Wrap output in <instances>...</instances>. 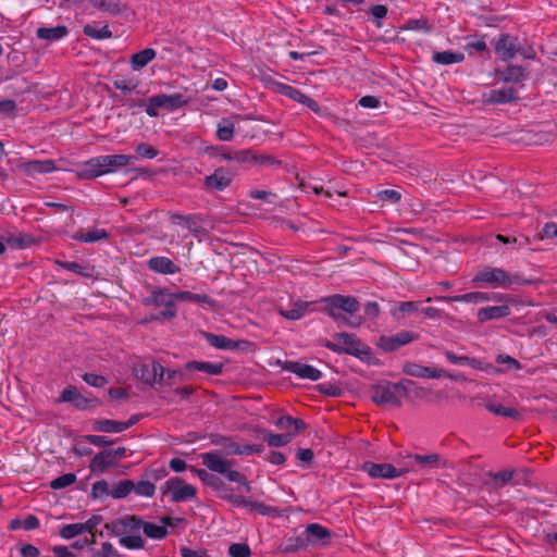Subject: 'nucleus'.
Listing matches in <instances>:
<instances>
[{"label":"nucleus","instance_id":"9","mask_svg":"<svg viewBox=\"0 0 557 557\" xmlns=\"http://www.w3.org/2000/svg\"><path fill=\"white\" fill-rule=\"evenodd\" d=\"M161 493L163 495L171 493V502L182 503L194 498L197 494V488L186 483L182 478L173 476L161 486Z\"/></svg>","mask_w":557,"mask_h":557},{"label":"nucleus","instance_id":"36","mask_svg":"<svg viewBox=\"0 0 557 557\" xmlns=\"http://www.w3.org/2000/svg\"><path fill=\"white\" fill-rule=\"evenodd\" d=\"M185 369L188 371H202L210 375H220L223 372V364L191 360L186 362Z\"/></svg>","mask_w":557,"mask_h":557},{"label":"nucleus","instance_id":"5","mask_svg":"<svg viewBox=\"0 0 557 557\" xmlns=\"http://www.w3.org/2000/svg\"><path fill=\"white\" fill-rule=\"evenodd\" d=\"M472 282L478 286H488L492 288H509L512 285H530L532 281L524 278L521 274H510L502 268L484 267L479 270Z\"/></svg>","mask_w":557,"mask_h":557},{"label":"nucleus","instance_id":"22","mask_svg":"<svg viewBox=\"0 0 557 557\" xmlns=\"http://www.w3.org/2000/svg\"><path fill=\"white\" fill-rule=\"evenodd\" d=\"M221 498L227 500L236 507L248 508L250 511L257 512L262 516L269 515L273 509L262 502L250 500L243 495L226 494L221 495Z\"/></svg>","mask_w":557,"mask_h":557},{"label":"nucleus","instance_id":"4","mask_svg":"<svg viewBox=\"0 0 557 557\" xmlns=\"http://www.w3.org/2000/svg\"><path fill=\"white\" fill-rule=\"evenodd\" d=\"M333 338L339 344L332 341L324 339L321 345L337 355H350L358 358L360 361L369 366H379L380 361L374 357L372 348L364 343L354 333H335Z\"/></svg>","mask_w":557,"mask_h":557},{"label":"nucleus","instance_id":"54","mask_svg":"<svg viewBox=\"0 0 557 557\" xmlns=\"http://www.w3.org/2000/svg\"><path fill=\"white\" fill-rule=\"evenodd\" d=\"M496 239L504 245H510L518 248L525 247L530 244V239L524 235H503L498 234Z\"/></svg>","mask_w":557,"mask_h":557},{"label":"nucleus","instance_id":"34","mask_svg":"<svg viewBox=\"0 0 557 557\" xmlns=\"http://www.w3.org/2000/svg\"><path fill=\"white\" fill-rule=\"evenodd\" d=\"M115 466L116 461L111 457L110 451H108V449H103L92 457L89 468L91 472L103 473L109 468H113Z\"/></svg>","mask_w":557,"mask_h":557},{"label":"nucleus","instance_id":"16","mask_svg":"<svg viewBox=\"0 0 557 557\" xmlns=\"http://www.w3.org/2000/svg\"><path fill=\"white\" fill-rule=\"evenodd\" d=\"M202 336L210 346L222 350H246L252 346V343L249 341H234L224 335H218L210 332H202Z\"/></svg>","mask_w":557,"mask_h":557},{"label":"nucleus","instance_id":"15","mask_svg":"<svg viewBox=\"0 0 557 557\" xmlns=\"http://www.w3.org/2000/svg\"><path fill=\"white\" fill-rule=\"evenodd\" d=\"M235 172L230 168L220 166L203 178V186L208 190L223 191L233 182Z\"/></svg>","mask_w":557,"mask_h":557},{"label":"nucleus","instance_id":"11","mask_svg":"<svg viewBox=\"0 0 557 557\" xmlns=\"http://www.w3.org/2000/svg\"><path fill=\"white\" fill-rule=\"evenodd\" d=\"M419 339V334L413 331H400L393 335H381L376 341V347L383 352L389 354L397 351Z\"/></svg>","mask_w":557,"mask_h":557},{"label":"nucleus","instance_id":"1","mask_svg":"<svg viewBox=\"0 0 557 557\" xmlns=\"http://www.w3.org/2000/svg\"><path fill=\"white\" fill-rule=\"evenodd\" d=\"M210 443L222 447V450H211L201 454L202 465L211 472L223 475L228 482L237 483L248 493L251 486L246 475L234 469L235 461L227 459V456H235L238 443L232 436L220 433H210L208 435Z\"/></svg>","mask_w":557,"mask_h":557},{"label":"nucleus","instance_id":"63","mask_svg":"<svg viewBox=\"0 0 557 557\" xmlns=\"http://www.w3.org/2000/svg\"><path fill=\"white\" fill-rule=\"evenodd\" d=\"M139 85V82L137 79L131 78V79H115L113 82L114 88L121 90L124 94H129L132 91H135Z\"/></svg>","mask_w":557,"mask_h":557},{"label":"nucleus","instance_id":"38","mask_svg":"<svg viewBox=\"0 0 557 557\" xmlns=\"http://www.w3.org/2000/svg\"><path fill=\"white\" fill-rule=\"evenodd\" d=\"M69 34V29L64 25H58L55 27H39L36 30V35L39 39L47 41H57L64 38Z\"/></svg>","mask_w":557,"mask_h":557},{"label":"nucleus","instance_id":"25","mask_svg":"<svg viewBox=\"0 0 557 557\" xmlns=\"http://www.w3.org/2000/svg\"><path fill=\"white\" fill-rule=\"evenodd\" d=\"M403 373L422 379H440L445 374V370L424 367L414 362H406L403 366Z\"/></svg>","mask_w":557,"mask_h":557},{"label":"nucleus","instance_id":"37","mask_svg":"<svg viewBox=\"0 0 557 557\" xmlns=\"http://www.w3.org/2000/svg\"><path fill=\"white\" fill-rule=\"evenodd\" d=\"M174 298L176 301H193L198 304H205L210 309H214L216 307V301L206 294H195L191 292H176L174 293Z\"/></svg>","mask_w":557,"mask_h":557},{"label":"nucleus","instance_id":"64","mask_svg":"<svg viewBox=\"0 0 557 557\" xmlns=\"http://www.w3.org/2000/svg\"><path fill=\"white\" fill-rule=\"evenodd\" d=\"M416 385V382L409 379H403L397 383H394L396 386V395L400 397H408L411 395L412 386Z\"/></svg>","mask_w":557,"mask_h":557},{"label":"nucleus","instance_id":"58","mask_svg":"<svg viewBox=\"0 0 557 557\" xmlns=\"http://www.w3.org/2000/svg\"><path fill=\"white\" fill-rule=\"evenodd\" d=\"M91 557H119V552L110 542H103L101 549H90Z\"/></svg>","mask_w":557,"mask_h":557},{"label":"nucleus","instance_id":"45","mask_svg":"<svg viewBox=\"0 0 557 557\" xmlns=\"http://www.w3.org/2000/svg\"><path fill=\"white\" fill-rule=\"evenodd\" d=\"M89 2L92 7L111 15H120L127 9V5L120 1L89 0Z\"/></svg>","mask_w":557,"mask_h":557},{"label":"nucleus","instance_id":"40","mask_svg":"<svg viewBox=\"0 0 557 557\" xmlns=\"http://www.w3.org/2000/svg\"><path fill=\"white\" fill-rule=\"evenodd\" d=\"M421 301H401L398 306L391 310V315L396 320L400 321L406 315H411L420 311Z\"/></svg>","mask_w":557,"mask_h":557},{"label":"nucleus","instance_id":"30","mask_svg":"<svg viewBox=\"0 0 557 557\" xmlns=\"http://www.w3.org/2000/svg\"><path fill=\"white\" fill-rule=\"evenodd\" d=\"M511 310L508 305L490 306L478 310L476 318L480 323L492 320H498L510 315Z\"/></svg>","mask_w":557,"mask_h":557},{"label":"nucleus","instance_id":"53","mask_svg":"<svg viewBox=\"0 0 557 557\" xmlns=\"http://www.w3.org/2000/svg\"><path fill=\"white\" fill-rule=\"evenodd\" d=\"M446 359L454 364H467L473 369L481 368V361L475 358H471L468 356H457L454 351L447 350L445 351Z\"/></svg>","mask_w":557,"mask_h":557},{"label":"nucleus","instance_id":"28","mask_svg":"<svg viewBox=\"0 0 557 557\" xmlns=\"http://www.w3.org/2000/svg\"><path fill=\"white\" fill-rule=\"evenodd\" d=\"M496 74L499 81L507 84H519L527 79L528 73L522 65H507L503 69H497Z\"/></svg>","mask_w":557,"mask_h":557},{"label":"nucleus","instance_id":"42","mask_svg":"<svg viewBox=\"0 0 557 557\" xmlns=\"http://www.w3.org/2000/svg\"><path fill=\"white\" fill-rule=\"evenodd\" d=\"M465 60V55L461 52H455L451 50L435 51L432 55V61L442 65H449L455 63H461Z\"/></svg>","mask_w":557,"mask_h":557},{"label":"nucleus","instance_id":"27","mask_svg":"<svg viewBox=\"0 0 557 557\" xmlns=\"http://www.w3.org/2000/svg\"><path fill=\"white\" fill-rule=\"evenodd\" d=\"M18 168L23 170L28 176H36L38 174H48L57 170L53 160H29L22 162Z\"/></svg>","mask_w":557,"mask_h":557},{"label":"nucleus","instance_id":"51","mask_svg":"<svg viewBox=\"0 0 557 557\" xmlns=\"http://www.w3.org/2000/svg\"><path fill=\"white\" fill-rule=\"evenodd\" d=\"M194 387L193 386H181V387H176L175 389L173 391H165V389H162L160 393V397L168 401V403H174L175 399L173 398L174 395H177L181 397V399H187L193 393H194Z\"/></svg>","mask_w":557,"mask_h":557},{"label":"nucleus","instance_id":"61","mask_svg":"<svg viewBox=\"0 0 557 557\" xmlns=\"http://www.w3.org/2000/svg\"><path fill=\"white\" fill-rule=\"evenodd\" d=\"M228 555L231 557H250L251 549L246 543H233L228 547Z\"/></svg>","mask_w":557,"mask_h":557},{"label":"nucleus","instance_id":"6","mask_svg":"<svg viewBox=\"0 0 557 557\" xmlns=\"http://www.w3.org/2000/svg\"><path fill=\"white\" fill-rule=\"evenodd\" d=\"M134 519L137 521L136 529L133 530V535H124L119 539L120 545L127 549H143L145 547L146 541L140 535V531H143L146 536L153 540L165 539L169 534L164 525L147 522L141 517L135 515Z\"/></svg>","mask_w":557,"mask_h":557},{"label":"nucleus","instance_id":"29","mask_svg":"<svg viewBox=\"0 0 557 557\" xmlns=\"http://www.w3.org/2000/svg\"><path fill=\"white\" fill-rule=\"evenodd\" d=\"M302 532L308 545L318 543L326 544L332 536V531L319 523L308 524Z\"/></svg>","mask_w":557,"mask_h":557},{"label":"nucleus","instance_id":"57","mask_svg":"<svg viewBox=\"0 0 557 557\" xmlns=\"http://www.w3.org/2000/svg\"><path fill=\"white\" fill-rule=\"evenodd\" d=\"M109 483L106 480L97 481L91 486L90 497L92 499L102 498L110 495Z\"/></svg>","mask_w":557,"mask_h":557},{"label":"nucleus","instance_id":"46","mask_svg":"<svg viewBox=\"0 0 557 557\" xmlns=\"http://www.w3.org/2000/svg\"><path fill=\"white\" fill-rule=\"evenodd\" d=\"M83 33L87 37H90L96 40H103L112 37V32L110 30L108 25L98 27L96 24H86L83 27Z\"/></svg>","mask_w":557,"mask_h":557},{"label":"nucleus","instance_id":"33","mask_svg":"<svg viewBox=\"0 0 557 557\" xmlns=\"http://www.w3.org/2000/svg\"><path fill=\"white\" fill-rule=\"evenodd\" d=\"M408 459L413 460L417 465H419L421 468H429V469H441L445 468L447 465V460L444 459L438 454H429V455H409Z\"/></svg>","mask_w":557,"mask_h":557},{"label":"nucleus","instance_id":"52","mask_svg":"<svg viewBox=\"0 0 557 557\" xmlns=\"http://www.w3.org/2000/svg\"><path fill=\"white\" fill-rule=\"evenodd\" d=\"M252 157H253V160L249 161V163H247L248 165L259 164L264 168H281L282 166V161L278 160L277 158H275L274 156L258 154L256 151L252 150Z\"/></svg>","mask_w":557,"mask_h":557},{"label":"nucleus","instance_id":"18","mask_svg":"<svg viewBox=\"0 0 557 557\" xmlns=\"http://www.w3.org/2000/svg\"><path fill=\"white\" fill-rule=\"evenodd\" d=\"M274 86L276 92L309 108L313 112H319L320 107L318 102L305 95L300 89L284 83H275Z\"/></svg>","mask_w":557,"mask_h":557},{"label":"nucleus","instance_id":"55","mask_svg":"<svg viewBox=\"0 0 557 557\" xmlns=\"http://www.w3.org/2000/svg\"><path fill=\"white\" fill-rule=\"evenodd\" d=\"M216 137L222 141H230L234 137V124L228 120H223L222 123L218 124Z\"/></svg>","mask_w":557,"mask_h":557},{"label":"nucleus","instance_id":"23","mask_svg":"<svg viewBox=\"0 0 557 557\" xmlns=\"http://www.w3.org/2000/svg\"><path fill=\"white\" fill-rule=\"evenodd\" d=\"M136 521L134 515H127L112 522L106 523L104 528L112 536L122 537L124 535H133V530L136 529Z\"/></svg>","mask_w":557,"mask_h":557},{"label":"nucleus","instance_id":"41","mask_svg":"<svg viewBox=\"0 0 557 557\" xmlns=\"http://www.w3.org/2000/svg\"><path fill=\"white\" fill-rule=\"evenodd\" d=\"M157 55V52L152 48H146L134 53L131 58V66L134 71H139L151 62Z\"/></svg>","mask_w":557,"mask_h":557},{"label":"nucleus","instance_id":"20","mask_svg":"<svg viewBox=\"0 0 557 557\" xmlns=\"http://www.w3.org/2000/svg\"><path fill=\"white\" fill-rule=\"evenodd\" d=\"M282 370L296 374L299 379L318 381L322 373L317 368L298 361L285 360L280 362Z\"/></svg>","mask_w":557,"mask_h":557},{"label":"nucleus","instance_id":"3","mask_svg":"<svg viewBox=\"0 0 557 557\" xmlns=\"http://www.w3.org/2000/svg\"><path fill=\"white\" fill-rule=\"evenodd\" d=\"M136 160L135 156L101 154L77 165L73 172L81 180H94L125 168Z\"/></svg>","mask_w":557,"mask_h":557},{"label":"nucleus","instance_id":"39","mask_svg":"<svg viewBox=\"0 0 557 557\" xmlns=\"http://www.w3.org/2000/svg\"><path fill=\"white\" fill-rule=\"evenodd\" d=\"M108 238L109 233L103 228H94L88 232H85V230L81 228L72 235V239L81 243H95Z\"/></svg>","mask_w":557,"mask_h":557},{"label":"nucleus","instance_id":"47","mask_svg":"<svg viewBox=\"0 0 557 557\" xmlns=\"http://www.w3.org/2000/svg\"><path fill=\"white\" fill-rule=\"evenodd\" d=\"M307 546H308V544H307L305 534L302 532L299 535L290 536V537L286 539L281 544V549L284 553H295V552H297V550H299L301 548H305Z\"/></svg>","mask_w":557,"mask_h":557},{"label":"nucleus","instance_id":"49","mask_svg":"<svg viewBox=\"0 0 557 557\" xmlns=\"http://www.w3.org/2000/svg\"><path fill=\"white\" fill-rule=\"evenodd\" d=\"M135 487V483L132 480H122L113 485V488L110 492V496L114 499H123L126 498L131 492H133Z\"/></svg>","mask_w":557,"mask_h":557},{"label":"nucleus","instance_id":"10","mask_svg":"<svg viewBox=\"0 0 557 557\" xmlns=\"http://www.w3.org/2000/svg\"><path fill=\"white\" fill-rule=\"evenodd\" d=\"M370 398L377 406H396L400 407L401 400L396 395V386L394 382L383 381L370 386Z\"/></svg>","mask_w":557,"mask_h":557},{"label":"nucleus","instance_id":"26","mask_svg":"<svg viewBox=\"0 0 557 557\" xmlns=\"http://www.w3.org/2000/svg\"><path fill=\"white\" fill-rule=\"evenodd\" d=\"M193 471L197 474V476L201 480L203 484L219 493L220 497L221 495L231 494V488L224 483V481L221 478H219L214 473H211L206 469L197 468H193Z\"/></svg>","mask_w":557,"mask_h":557},{"label":"nucleus","instance_id":"60","mask_svg":"<svg viewBox=\"0 0 557 557\" xmlns=\"http://www.w3.org/2000/svg\"><path fill=\"white\" fill-rule=\"evenodd\" d=\"M465 49L468 50V51L475 50V51H479V52H487V53H490L483 36H481V37L474 36L472 38H468L467 42H466V46H465Z\"/></svg>","mask_w":557,"mask_h":557},{"label":"nucleus","instance_id":"17","mask_svg":"<svg viewBox=\"0 0 557 557\" xmlns=\"http://www.w3.org/2000/svg\"><path fill=\"white\" fill-rule=\"evenodd\" d=\"M493 44L495 53L504 62L512 60L520 50L518 38L509 34H500Z\"/></svg>","mask_w":557,"mask_h":557},{"label":"nucleus","instance_id":"31","mask_svg":"<svg viewBox=\"0 0 557 557\" xmlns=\"http://www.w3.org/2000/svg\"><path fill=\"white\" fill-rule=\"evenodd\" d=\"M148 268L161 274H176L181 271V268L176 265L170 258L157 256L148 260Z\"/></svg>","mask_w":557,"mask_h":557},{"label":"nucleus","instance_id":"2","mask_svg":"<svg viewBox=\"0 0 557 557\" xmlns=\"http://www.w3.org/2000/svg\"><path fill=\"white\" fill-rule=\"evenodd\" d=\"M321 302L324 304V312L341 325L356 329L364 321L361 315H356L360 310V302L354 296L335 294L323 297Z\"/></svg>","mask_w":557,"mask_h":557},{"label":"nucleus","instance_id":"56","mask_svg":"<svg viewBox=\"0 0 557 557\" xmlns=\"http://www.w3.org/2000/svg\"><path fill=\"white\" fill-rule=\"evenodd\" d=\"M75 482H76L75 473H65V474H62V475L53 479L50 482V487L52 490H62V488H65L70 485H72Z\"/></svg>","mask_w":557,"mask_h":557},{"label":"nucleus","instance_id":"7","mask_svg":"<svg viewBox=\"0 0 557 557\" xmlns=\"http://www.w3.org/2000/svg\"><path fill=\"white\" fill-rule=\"evenodd\" d=\"M176 298L174 293H170L166 288H154L149 297L143 299V305L164 307V310L157 315H152L150 320H172L176 317Z\"/></svg>","mask_w":557,"mask_h":557},{"label":"nucleus","instance_id":"13","mask_svg":"<svg viewBox=\"0 0 557 557\" xmlns=\"http://www.w3.org/2000/svg\"><path fill=\"white\" fill-rule=\"evenodd\" d=\"M481 100L485 106H499L517 103L520 97L515 86H504L484 91Z\"/></svg>","mask_w":557,"mask_h":557},{"label":"nucleus","instance_id":"8","mask_svg":"<svg viewBox=\"0 0 557 557\" xmlns=\"http://www.w3.org/2000/svg\"><path fill=\"white\" fill-rule=\"evenodd\" d=\"M433 298L429 297L425 299L426 302L432 301ZM434 300L445 301V302H471V304H481L490 300L496 301H510L511 297L507 294L500 293H487V292H471L462 295L456 296H437L434 297Z\"/></svg>","mask_w":557,"mask_h":557},{"label":"nucleus","instance_id":"12","mask_svg":"<svg viewBox=\"0 0 557 557\" xmlns=\"http://www.w3.org/2000/svg\"><path fill=\"white\" fill-rule=\"evenodd\" d=\"M135 376L147 385L159 384L161 388L166 384L164 380V367L156 361L139 363L134 367Z\"/></svg>","mask_w":557,"mask_h":557},{"label":"nucleus","instance_id":"24","mask_svg":"<svg viewBox=\"0 0 557 557\" xmlns=\"http://www.w3.org/2000/svg\"><path fill=\"white\" fill-rule=\"evenodd\" d=\"M214 156L221 158L222 160L233 161L238 164H247L249 161L253 160L252 149L234 150L230 147L221 146L215 148Z\"/></svg>","mask_w":557,"mask_h":557},{"label":"nucleus","instance_id":"32","mask_svg":"<svg viewBox=\"0 0 557 557\" xmlns=\"http://www.w3.org/2000/svg\"><path fill=\"white\" fill-rule=\"evenodd\" d=\"M154 106H159L160 108H164L169 111H174L180 108H183L188 103V99L184 97V95L176 92L172 95H157L156 96Z\"/></svg>","mask_w":557,"mask_h":557},{"label":"nucleus","instance_id":"43","mask_svg":"<svg viewBox=\"0 0 557 557\" xmlns=\"http://www.w3.org/2000/svg\"><path fill=\"white\" fill-rule=\"evenodd\" d=\"M122 421L100 419L95 420L91 424V429L95 432L100 433H120L124 431Z\"/></svg>","mask_w":557,"mask_h":557},{"label":"nucleus","instance_id":"48","mask_svg":"<svg viewBox=\"0 0 557 557\" xmlns=\"http://www.w3.org/2000/svg\"><path fill=\"white\" fill-rule=\"evenodd\" d=\"M485 408L496 416H502L513 420H518L521 417V413L517 409L505 407L502 404L487 403L485 404Z\"/></svg>","mask_w":557,"mask_h":557},{"label":"nucleus","instance_id":"21","mask_svg":"<svg viewBox=\"0 0 557 557\" xmlns=\"http://www.w3.org/2000/svg\"><path fill=\"white\" fill-rule=\"evenodd\" d=\"M170 220L173 224L187 228L195 237L207 235V231L200 225L203 221L200 214L173 213Z\"/></svg>","mask_w":557,"mask_h":557},{"label":"nucleus","instance_id":"59","mask_svg":"<svg viewBox=\"0 0 557 557\" xmlns=\"http://www.w3.org/2000/svg\"><path fill=\"white\" fill-rule=\"evenodd\" d=\"M133 492L139 496L152 497L156 492V486L150 481H139L135 484Z\"/></svg>","mask_w":557,"mask_h":557},{"label":"nucleus","instance_id":"50","mask_svg":"<svg viewBox=\"0 0 557 557\" xmlns=\"http://www.w3.org/2000/svg\"><path fill=\"white\" fill-rule=\"evenodd\" d=\"M487 475L492 479L494 488L499 490L512 480L515 471L505 469L498 472H488Z\"/></svg>","mask_w":557,"mask_h":557},{"label":"nucleus","instance_id":"35","mask_svg":"<svg viewBox=\"0 0 557 557\" xmlns=\"http://www.w3.org/2000/svg\"><path fill=\"white\" fill-rule=\"evenodd\" d=\"M257 433L271 447L286 446L288 443H290V441L293 438V434L290 432L275 434L267 429H258Z\"/></svg>","mask_w":557,"mask_h":557},{"label":"nucleus","instance_id":"62","mask_svg":"<svg viewBox=\"0 0 557 557\" xmlns=\"http://www.w3.org/2000/svg\"><path fill=\"white\" fill-rule=\"evenodd\" d=\"M83 533L84 531L81 523L65 524L60 529V536L65 540L73 539Z\"/></svg>","mask_w":557,"mask_h":557},{"label":"nucleus","instance_id":"44","mask_svg":"<svg viewBox=\"0 0 557 557\" xmlns=\"http://www.w3.org/2000/svg\"><path fill=\"white\" fill-rule=\"evenodd\" d=\"M312 305V302L298 300L294 304L292 309L285 310L280 308L278 313L284 317L287 320H299L301 319L306 312L308 311V308Z\"/></svg>","mask_w":557,"mask_h":557},{"label":"nucleus","instance_id":"19","mask_svg":"<svg viewBox=\"0 0 557 557\" xmlns=\"http://www.w3.org/2000/svg\"><path fill=\"white\" fill-rule=\"evenodd\" d=\"M58 403H71L72 406L77 410H86L88 409L89 405L91 403L95 404V406L100 405V401L95 399H89L85 396H83L76 386L69 385L66 386L60 394Z\"/></svg>","mask_w":557,"mask_h":557},{"label":"nucleus","instance_id":"14","mask_svg":"<svg viewBox=\"0 0 557 557\" xmlns=\"http://www.w3.org/2000/svg\"><path fill=\"white\" fill-rule=\"evenodd\" d=\"M361 469L372 479L387 480L404 476L409 471L408 468H396L391 463H375L372 461L363 462Z\"/></svg>","mask_w":557,"mask_h":557}]
</instances>
